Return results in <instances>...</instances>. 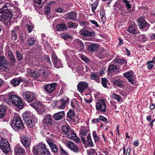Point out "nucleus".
Instances as JSON below:
<instances>
[{
    "instance_id": "nucleus-1",
    "label": "nucleus",
    "mask_w": 155,
    "mask_h": 155,
    "mask_svg": "<svg viewBox=\"0 0 155 155\" xmlns=\"http://www.w3.org/2000/svg\"><path fill=\"white\" fill-rule=\"evenodd\" d=\"M54 121L52 116L49 114H46L42 120V125L49 134L54 131Z\"/></svg>"
},
{
    "instance_id": "nucleus-2",
    "label": "nucleus",
    "mask_w": 155,
    "mask_h": 155,
    "mask_svg": "<svg viewBox=\"0 0 155 155\" xmlns=\"http://www.w3.org/2000/svg\"><path fill=\"white\" fill-rule=\"evenodd\" d=\"M32 151L33 155H50L51 153L48 149L47 148L46 145L43 143L34 146Z\"/></svg>"
},
{
    "instance_id": "nucleus-3",
    "label": "nucleus",
    "mask_w": 155,
    "mask_h": 155,
    "mask_svg": "<svg viewBox=\"0 0 155 155\" xmlns=\"http://www.w3.org/2000/svg\"><path fill=\"white\" fill-rule=\"evenodd\" d=\"M10 125L13 130L17 132L22 131L24 127L23 121L19 116L13 117Z\"/></svg>"
},
{
    "instance_id": "nucleus-4",
    "label": "nucleus",
    "mask_w": 155,
    "mask_h": 155,
    "mask_svg": "<svg viewBox=\"0 0 155 155\" xmlns=\"http://www.w3.org/2000/svg\"><path fill=\"white\" fill-rule=\"evenodd\" d=\"M22 116L24 122L28 127L33 128L35 127V122L33 119V115L30 112L25 111Z\"/></svg>"
},
{
    "instance_id": "nucleus-5",
    "label": "nucleus",
    "mask_w": 155,
    "mask_h": 155,
    "mask_svg": "<svg viewBox=\"0 0 155 155\" xmlns=\"http://www.w3.org/2000/svg\"><path fill=\"white\" fill-rule=\"evenodd\" d=\"M8 98L11 100L12 103L19 109L23 108L24 106L21 98L17 96L16 95L13 94L9 95Z\"/></svg>"
},
{
    "instance_id": "nucleus-6",
    "label": "nucleus",
    "mask_w": 155,
    "mask_h": 155,
    "mask_svg": "<svg viewBox=\"0 0 155 155\" xmlns=\"http://www.w3.org/2000/svg\"><path fill=\"white\" fill-rule=\"evenodd\" d=\"M137 21L138 27L141 31H146L149 29L150 25L146 21L144 17H140Z\"/></svg>"
},
{
    "instance_id": "nucleus-7",
    "label": "nucleus",
    "mask_w": 155,
    "mask_h": 155,
    "mask_svg": "<svg viewBox=\"0 0 155 155\" xmlns=\"http://www.w3.org/2000/svg\"><path fill=\"white\" fill-rule=\"evenodd\" d=\"M8 142L7 140L2 139L0 140V148L5 154L10 152L11 149Z\"/></svg>"
},
{
    "instance_id": "nucleus-8",
    "label": "nucleus",
    "mask_w": 155,
    "mask_h": 155,
    "mask_svg": "<svg viewBox=\"0 0 155 155\" xmlns=\"http://www.w3.org/2000/svg\"><path fill=\"white\" fill-rule=\"evenodd\" d=\"M3 15L4 21L7 25H9L12 21V17L13 15L12 11L8 12L7 11L1 10Z\"/></svg>"
},
{
    "instance_id": "nucleus-9",
    "label": "nucleus",
    "mask_w": 155,
    "mask_h": 155,
    "mask_svg": "<svg viewBox=\"0 0 155 155\" xmlns=\"http://www.w3.org/2000/svg\"><path fill=\"white\" fill-rule=\"evenodd\" d=\"M57 84L56 82L48 84L43 86L45 92L49 94L53 93L55 90L57 86Z\"/></svg>"
},
{
    "instance_id": "nucleus-10",
    "label": "nucleus",
    "mask_w": 155,
    "mask_h": 155,
    "mask_svg": "<svg viewBox=\"0 0 155 155\" xmlns=\"http://www.w3.org/2000/svg\"><path fill=\"white\" fill-rule=\"evenodd\" d=\"M87 140L84 137H81V141L87 147H92L94 146L91 137L90 133H88L87 137Z\"/></svg>"
},
{
    "instance_id": "nucleus-11",
    "label": "nucleus",
    "mask_w": 155,
    "mask_h": 155,
    "mask_svg": "<svg viewBox=\"0 0 155 155\" xmlns=\"http://www.w3.org/2000/svg\"><path fill=\"white\" fill-rule=\"evenodd\" d=\"M7 64V60L4 56H2L0 57V69L2 71L5 72L8 71L9 68Z\"/></svg>"
},
{
    "instance_id": "nucleus-12",
    "label": "nucleus",
    "mask_w": 155,
    "mask_h": 155,
    "mask_svg": "<svg viewBox=\"0 0 155 155\" xmlns=\"http://www.w3.org/2000/svg\"><path fill=\"white\" fill-rule=\"evenodd\" d=\"M96 108L97 110H100L101 112H106V104L103 99H100L98 100L96 103Z\"/></svg>"
},
{
    "instance_id": "nucleus-13",
    "label": "nucleus",
    "mask_w": 155,
    "mask_h": 155,
    "mask_svg": "<svg viewBox=\"0 0 155 155\" xmlns=\"http://www.w3.org/2000/svg\"><path fill=\"white\" fill-rule=\"evenodd\" d=\"M134 72L133 71L130 70L124 73L123 76L127 78L128 81L132 84H134L135 80L134 79Z\"/></svg>"
},
{
    "instance_id": "nucleus-14",
    "label": "nucleus",
    "mask_w": 155,
    "mask_h": 155,
    "mask_svg": "<svg viewBox=\"0 0 155 155\" xmlns=\"http://www.w3.org/2000/svg\"><path fill=\"white\" fill-rule=\"evenodd\" d=\"M127 31L131 34L136 35L140 33L139 31L138 30L137 25L134 22L132 21L129 25Z\"/></svg>"
},
{
    "instance_id": "nucleus-15",
    "label": "nucleus",
    "mask_w": 155,
    "mask_h": 155,
    "mask_svg": "<svg viewBox=\"0 0 155 155\" xmlns=\"http://www.w3.org/2000/svg\"><path fill=\"white\" fill-rule=\"evenodd\" d=\"M23 98L28 102H31L35 99L33 93L29 92H24L23 94Z\"/></svg>"
},
{
    "instance_id": "nucleus-16",
    "label": "nucleus",
    "mask_w": 155,
    "mask_h": 155,
    "mask_svg": "<svg viewBox=\"0 0 155 155\" xmlns=\"http://www.w3.org/2000/svg\"><path fill=\"white\" fill-rule=\"evenodd\" d=\"M31 75L34 79H36L40 76L43 77V76H44L45 77L47 75V74L42 70H40L39 72L38 73H37L35 71L33 70L31 71Z\"/></svg>"
},
{
    "instance_id": "nucleus-17",
    "label": "nucleus",
    "mask_w": 155,
    "mask_h": 155,
    "mask_svg": "<svg viewBox=\"0 0 155 155\" xmlns=\"http://www.w3.org/2000/svg\"><path fill=\"white\" fill-rule=\"evenodd\" d=\"M62 130L64 134L68 135V138L70 137V135L76 136L75 133L71 130V127L69 126L64 125L62 127Z\"/></svg>"
},
{
    "instance_id": "nucleus-18",
    "label": "nucleus",
    "mask_w": 155,
    "mask_h": 155,
    "mask_svg": "<svg viewBox=\"0 0 155 155\" xmlns=\"http://www.w3.org/2000/svg\"><path fill=\"white\" fill-rule=\"evenodd\" d=\"M88 85V84L86 81H80L77 85V89L79 92H83L87 89Z\"/></svg>"
},
{
    "instance_id": "nucleus-19",
    "label": "nucleus",
    "mask_w": 155,
    "mask_h": 155,
    "mask_svg": "<svg viewBox=\"0 0 155 155\" xmlns=\"http://www.w3.org/2000/svg\"><path fill=\"white\" fill-rule=\"evenodd\" d=\"M21 142L25 148H28L30 147L31 143V140L28 137L23 136L21 138Z\"/></svg>"
},
{
    "instance_id": "nucleus-20",
    "label": "nucleus",
    "mask_w": 155,
    "mask_h": 155,
    "mask_svg": "<svg viewBox=\"0 0 155 155\" xmlns=\"http://www.w3.org/2000/svg\"><path fill=\"white\" fill-rule=\"evenodd\" d=\"M80 34L83 37L89 36L90 37H94L95 35V32L93 31H91L85 30L84 29H82L80 31Z\"/></svg>"
},
{
    "instance_id": "nucleus-21",
    "label": "nucleus",
    "mask_w": 155,
    "mask_h": 155,
    "mask_svg": "<svg viewBox=\"0 0 155 155\" xmlns=\"http://www.w3.org/2000/svg\"><path fill=\"white\" fill-rule=\"evenodd\" d=\"M67 146L74 152L77 153L79 152V148L72 142L71 141H68L67 144Z\"/></svg>"
},
{
    "instance_id": "nucleus-22",
    "label": "nucleus",
    "mask_w": 155,
    "mask_h": 155,
    "mask_svg": "<svg viewBox=\"0 0 155 155\" xmlns=\"http://www.w3.org/2000/svg\"><path fill=\"white\" fill-rule=\"evenodd\" d=\"M65 116L64 112L62 111L54 114L53 115V117L56 120L58 121L64 118Z\"/></svg>"
},
{
    "instance_id": "nucleus-23",
    "label": "nucleus",
    "mask_w": 155,
    "mask_h": 155,
    "mask_svg": "<svg viewBox=\"0 0 155 155\" xmlns=\"http://www.w3.org/2000/svg\"><path fill=\"white\" fill-rule=\"evenodd\" d=\"M25 150L22 147L17 146L14 148L15 155H25Z\"/></svg>"
},
{
    "instance_id": "nucleus-24",
    "label": "nucleus",
    "mask_w": 155,
    "mask_h": 155,
    "mask_svg": "<svg viewBox=\"0 0 155 155\" xmlns=\"http://www.w3.org/2000/svg\"><path fill=\"white\" fill-rule=\"evenodd\" d=\"M67 119L75 122V114L74 110L70 109L68 112L66 116Z\"/></svg>"
},
{
    "instance_id": "nucleus-25",
    "label": "nucleus",
    "mask_w": 155,
    "mask_h": 155,
    "mask_svg": "<svg viewBox=\"0 0 155 155\" xmlns=\"http://www.w3.org/2000/svg\"><path fill=\"white\" fill-rule=\"evenodd\" d=\"M111 82L115 86L123 88L125 86L124 84V81L120 78L117 80H114L112 81Z\"/></svg>"
},
{
    "instance_id": "nucleus-26",
    "label": "nucleus",
    "mask_w": 155,
    "mask_h": 155,
    "mask_svg": "<svg viewBox=\"0 0 155 155\" xmlns=\"http://www.w3.org/2000/svg\"><path fill=\"white\" fill-rule=\"evenodd\" d=\"M10 81L11 84L14 87H15L19 85L21 82L24 81V80L21 77H19L18 79L14 78Z\"/></svg>"
},
{
    "instance_id": "nucleus-27",
    "label": "nucleus",
    "mask_w": 155,
    "mask_h": 155,
    "mask_svg": "<svg viewBox=\"0 0 155 155\" xmlns=\"http://www.w3.org/2000/svg\"><path fill=\"white\" fill-rule=\"evenodd\" d=\"M119 71V69L117 67L113 64H111L108 66V73L110 74L112 72L117 73Z\"/></svg>"
},
{
    "instance_id": "nucleus-28",
    "label": "nucleus",
    "mask_w": 155,
    "mask_h": 155,
    "mask_svg": "<svg viewBox=\"0 0 155 155\" xmlns=\"http://www.w3.org/2000/svg\"><path fill=\"white\" fill-rule=\"evenodd\" d=\"M13 8L14 7L12 6L11 4L9 3H6L0 9L1 10L6 11H7L8 12H10L12 11Z\"/></svg>"
},
{
    "instance_id": "nucleus-29",
    "label": "nucleus",
    "mask_w": 155,
    "mask_h": 155,
    "mask_svg": "<svg viewBox=\"0 0 155 155\" xmlns=\"http://www.w3.org/2000/svg\"><path fill=\"white\" fill-rule=\"evenodd\" d=\"M7 111V107L6 106L0 105V118L2 119L4 118L6 114Z\"/></svg>"
},
{
    "instance_id": "nucleus-30",
    "label": "nucleus",
    "mask_w": 155,
    "mask_h": 155,
    "mask_svg": "<svg viewBox=\"0 0 155 155\" xmlns=\"http://www.w3.org/2000/svg\"><path fill=\"white\" fill-rule=\"evenodd\" d=\"M56 30L58 31H63L67 30L66 25L63 23H61L56 26Z\"/></svg>"
},
{
    "instance_id": "nucleus-31",
    "label": "nucleus",
    "mask_w": 155,
    "mask_h": 155,
    "mask_svg": "<svg viewBox=\"0 0 155 155\" xmlns=\"http://www.w3.org/2000/svg\"><path fill=\"white\" fill-rule=\"evenodd\" d=\"M98 73L97 72H92L91 74V78L93 80H94L96 82L98 83L100 82L99 78L98 76Z\"/></svg>"
},
{
    "instance_id": "nucleus-32",
    "label": "nucleus",
    "mask_w": 155,
    "mask_h": 155,
    "mask_svg": "<svg viewBox=\"0 0 155 155\" xmlns=\"http://www.w3.org/2000/svg\"><path fill=\"white\" fill-rule=\"evenodd\" d=\"M98 47V46L96 44H91L88 47L87 50L88 51L93 52L97 50Z\"/></svg>"
},
{
    "instance_id": "nucleus-33",
    "label": "nucleus",
    "mask_w": 155,
    "mask_h": 155,
    "mask_svg": "<svg viewBox=\"0 0 155 155\" xmlns=\"http://www.w3.org/2000/svg\"><path fill=\"white\" fill-rule=\"evenodd\" d=\"M8 55L10 59V63L12 65L15 64L16 59L14 55L12 53V51H8Z\"/></svg>"
},
{
    "instance_id": "nucleus-34",
    "label": "nucleus",
    "mask_w": 155,
    "mask_h": 155,
    "mask_svg": "<svg viewBox=\"0 0 155 155\" xmlns=\"http://www.w3.org/2000/svg\"><path fill=\"white\" fill-rule=\"evenodd\" d=\"M76 44L78 46V48H80V50L81 51H84L85 46L84 43L81 40L78 39L76 41Z\"/></svg>"
},
{
    "instance_id": "nucleus-35",
    "label": "nucleus",
    "mask_w": 155,
    "mask_h": 155,
    "mask_svg": "<svg viewBox=\"0 0 155 155\" xmlns=\"http://www.w3.org/2000/svg\"><path fill=\"white\" fill-rule=\"evenodd\" d=\"M67 14L68 15V18L73 20H75L77 16V14L76 13V12L74 11H71L68 13Z\"/></svg>"
},
{
    "instance_id": "nucleus-36",
    "label": "nucleus",
    "mask_w": 155,
    "mask_h": 155,
    "mask_svg": "<svg viewBox=\"0 0 155 155\" xmlns=\"http://www.w3.org/2000/svg\"><path fill=\"white\" fill-rule=\"evenodd\" d=\"M114 60V61L120 65L124 64L126 65L127 64V61L124 58L123 59L116 58Z\"/></svg>"
},
{
    "instance_id": "nucleus-37",
    "label": "nucleus",
    "mask_w": 155,
    "mask_h": 155,
    "mask_svg": "<svg viewBox=\"0 0 155 155\" xmlns=\"http://www.w3.org/2000/svg\"><path fill=\"white\" fill-rule=\"evenodd\" d=\"M101 15V19L103 22H104L106 20V14L105 10L103 9L101 10L100 13Z\"/></svg>"
},
{
    "instance_id": "nucleus-38",
    "label": "nucleus",
    "mask_w": 155,
    "mask_h": 155,
    "mask_svg": "<svg viewBox=\"0 0 155 155\" xmlns=\"http://www.w3.org/2000/svg\"><path fill=\"white\" fill-rule=\"evenodd\" d=\"M15 55L16 59L18 61L21 60L23 58V54L21 53L18 51H16Z\"/></svg>"
},
{
    "instance_id": "nucleus-39",
    "label": "nucleus",
    "mask_w": 155,
    "mask_h": 155,
    "mask_svg": "<svg viewBox=\"0 0 155 155\" xmlns=\"http://www.w3.org/2000/svg\"><path fill=\"white\" fill-rule=\"evenodd\" d=\"M35 41V40L34 37H31L29 38L28 39L27 42L28 43V45L30 46H33L34 44Z\"/></svg>"
},
{
    "instance_id": "nucleus-40",
    "label": "nucleus",
    "mask_w": 155,
    "mask_h": 155,
    "mask_svg": "<svg viewBox=\"0 0 155 155\" xmlns=\"http://www.w3.org/2000/svg\"><path fill=\"white\" fill-rule=\"evenodd\" d=\"M99 3L98 0H96L92 5L91 6V9L92 12L94 13L95 11L96 10Z\"/></svg>"
},
{
    "instance_id": "nucleus-41",
    "label": "nucleus",
    "mask_w": 155,
    "mask_h": 155,
    "mask_svg": "<svg viewBox=\"0 0 155 155\" xmlns=\"http://www.w3.org/2000/svg\"><path fill=\"white\" fill-rule=\"evenodd\" d=\"M87 153L88 155H97L95 150L93 149L87 150Z\"/></svg>"
},
{
    "instance_id": "nucleus-42",
    "label": "nucleus",
    "mask_w": 155,
    "mask_h": 155,
    "mask_svg": "<svg viewBox=\"0 0 155 155\" xmlns=\"http://www.w3.org/2000/svg\"><path fill=\"white\" fill-rule=\"evenodd\" d=\"M101 79V84L102 86L104 88H107V83L108 82V80L105 78H102Z\"/></svg>"
},
{
    "instance_id": "nucleus-43",
    "label": "nucleus",
    "mask_w": 155,
    "mask_h": 155,
    "mask_svg": "<svg viewBox=\"0 0 155 155\" xmlns=\"http://www.w3.org/2000/svg\"><path fill=\"white\" fill-rule=\"evenodd\" d=\"M53 63L54 67L57 68H59L61 67L62 66L61 60L59 59L54 62Z\"/></svg>"
},
{
    "instance_id": "nucleus-44",
    "label": "nucleus",
    "mask_w": 155,
    "mask_h": 155,
    "mask_svg": "<svg viewBox=\"0 0 155 155\" xmlns=\"http://www.w3.org/2000/svg\"><path fill=\"white\" fill-rule=\"evenodd\" d=\"M11 33L12 40L14 41L16 40L17 38L16 31L15 30L12 31Z\"/></svg>"
},
{
    "instance_id": "nucleus-45",
    "label": "nucleus",
    "mask_w": 155,
    "mask_h": 155,
    "mask_svg": "<svg viewBox=\"0 0 155 155\" xmlns=\"http://www.w3.org/2000/svg\"><path fill=\"white\" fill-rule=\"evenodd\" d=\"M45 9V15H49L51 14V7H47L45 5L44 7Z\"/></svg>"
},
{
    "instance_id": "nucleus-46",
    "label": "nucleus",
    "mask_w": 155,
    "mask_h": 155,
    "mask_svg": "<svg viewBox=\"0 0 155 155\" xmlns=\"http://www.w3.org/2000/svg\"><path fill=\"white\" fill-rule=\"evenodd\" d=\"M34 2V5L36 7H42V6L39 7L37 5H41L42 4V0H33Z\"/></svg>"
},
{
    "instance_id": "nucleus-47",
    "label": "nucleus",
    "mask_w": 155,
    "mask_h": 155,
    "mask_svg": "<svg viewBox=\"0 0 155 155\" xmlns=\"http://www.w3.org/2000/svg\"><path fill=\"white\" fill-rule=\"evenodd\" d=\"M51 150L54 153H56L58 151V148L57 147L55 144L50 147Z\"/></svg>"
},
{
    "instance_id": "nucleus-48",
    "label": "nucleus",
    "mask_w": 155,
    "mask_h": 155,
    "mask_svg": "<svg viewBox=\"0 0 155 155\" xmlns=\"http://www.w3.org/2000/svg\"><path fill=\"white\" fill-rule=\"evenodd\" d=\"M111 97L113 99L117 100L118 102L120 101L122 98V97L120 96L115 94H113Z\"/></svg>"
},
{
    "instance_id": "nucleus-49",
    "label": "nucleus",
    "mask_w": 155,
    "mask_h": 155,
    "mask_svg": "<svg viewBox=\"0 0 155 155\" xmlns=\"http://www.w3.org/2000/svg\"><path fill=\"white\" fill-rule=\"evenodd\" d=\"M77 27L76 24L75 23L71 22H69L68 23V27L69 28H76Z\"/></svg>"
},
{
    "instance_id": "nucleus-50",
    "label": "nucleus",
    "mask_w": 155,
    "mask_h": 155,
    "mask_svg": "<svg viewBox=\"0 0 155 155\" xmlns=\"http://www.w3.org/2000/svg\"><path fill=\"white\" fill-rule=\"evenodd\" d=\"M60 105L58 106V104L57 105V107L59 109H64L65 107V104L63 102V101H61V100H60Z\"/></svg>"
},
{
    "instance_id": "nucleus-51",
    "label": "nucleus",
    "mask_w": 155,
    "mask_h": 155,
    "mask_svg": "<svg viewBox=\"0 0 155 155\" xmlns=\"http://www.w3.org/2000/svg\"><path fill=\"white\" fill-rule=\"evenodd\" d=\"M81 134V137H84V136H86L87 133V130L86 129H84L80 132Z\"/></svg>"
},
{
    "instance_id": "nucleus-52",
    "label": "nucleus",
    "mask_w": 155,
    "mask_h": 155,
    "mask_svg": "<svg viewBox=\"0 0 155 155\" xmlns=\"http://www.w3.org/2000/svg\"><path fill=\"white\" fill-rule=\"evenodd\" d=\"M44 58L45 61L49 64H51L49 57L48 55H45Z\"/></svg>"
},
{
    "instance_id": "nucleus-53",
    "label": "nucleus",
    "mask_w": 155,
    "mask_h": 155,
    "mask_svg": "<svg viewBox=\"0 0 155 155\" xmlns=\"http://www.w3.org/2000/svg\"><path fill=\"white\" fill-rule=\"evenodd\" d=\"M61 38L65 40H67L70 37L68 34L64 33H62L61 35Z\"/></svg>"
},
{
    "instance_id": "nucleus-54",
    "label": "nucleus",
    "mask_w": 155,
    "mask_h": 155,
    "mask_svg": "<svg viewBox=\"0 0 155 155\" xmlns=\"http://www.w3.org/2000/svg\"><path fill=\"white\" fill-rule=\"evenodd\" d=\"M26 29L28 31V33H30L31 32L33 29V28L32 26L31 25L27 24L26 25Z\"/></svg>"
},
{
    "instance_id": "nucleus-55",
    "label": "nucleus",
    "mask_w": 155,
    "mask_h": 155,
    "mask_svg": "<svg viewBox=\"0 0 155 155\" xmlns=\"http://www.w3.org/2000/svg\"><path fill=\"white\" fill-rule=\"evenodd\" d=\"M81 59L83 61H84L86 63H88L89 62L90 60L86 56L84 55H82L81 57Z\"/></svg>"
},
{
    "instance_id": "nucleus-56",
    "label": "nucleus",
    "mask_w": 155,
    "mask_h": 155,
    "mask_svg": "<svg viewBox=\"0 0 155 155\" xmlns=\"http://www.w3.org/2000/svg\"><path fill=\"white\" fill-rule=\"evenodd\" d=\"M99 117H100V120H101L103 122H104L106 124L108 123V121L107 119L104 116H102V115H100L99 116Z\"/></svg>"
},
{
    "instance_id": "nucleus-57",
    "label": "nucleus",
    "mask_w": 155,
    "mask_h": 155,
    "mask_svg": "<svg viewBox=\"0 0 155 155\" xmlns=\"http://www.w3.org/2000/svg\"><path fill=\"white\" fill-rule=\"evenodd\" d=\"M38 106L39 107L40 109H37V110L40 111L41 112L44 111L45 110V106L43 104H38Z\"/></svg>"
},
{
    "instance_id": "nucleus-58",
    "label": "nucleus",
    "mask_w": 155,
    "mask_h": 155,
    "mask_svg": "<svg viewBox=\"0 0 155 155\" xmlns=\"http://www.w3.org/2000/svg\"><path fill=\"white\" fill-rule=\"evenodd\" d=\"M138 37L141 38V41L143 42H144L147 41V38L144 35H138Z\"/></svg>"
},
{
    "instance_id": "nucleus-59",
    "label": "nucleus",
    "mask_w": 155,
    "mask_h": 155,
    "mask_svg": "<svg viewBox=\"0 0 155 155\" xmlns=\"http://www.w3.org/2000/svg\"><path fill=\"white\" fill-rule=\"evenodd\" d=\"M51 58L53 63L58 59L57 56L54 53L51 54Z\"/></svg>"
},
{
    "instance_id": "nucleus-60",
    "label": "nucleus",
    "mask_w": 155,
    "mask_h": 155,
    "mask_svg": "<svg viewBox=\"0 0 155 155\" xmlns=\"http://www.w3.org/2000/svg\"><path fill=\"white\" fill-rule=\"evenodd\" d=\"M124 3H125L126 6L128 9H130L131 8V5L129 2L127 0H123Z\"/></svg>"
},
{
    "instance_id": "nucleus-61",
    "label": "nucleus",
    "mask_w": 155,
    "mask_h": 155,
    "mask_svg": "<svg viewBox=\"0 0 155 155\" xmlns=\"http://www.w3.org/2000/svg\"><path fill=\"white\" fill-rule=\"evenodd\" d=\"M38 104H37L36 103H31V105L33 107L37 110V109H40L39 107L38 106Z\"/></svg>"
},
{
    "instance_id": "nucleus-62",
    "label": "nucleus",
    "mask_w": 155,
    "mask_h": 155,
    "mask_svg": "<svg viewBox=\"0 0 155 155\" xmlns=\"http://www.w3.org/2000/svg\"><path fill=\"white\" fill-rule=\"evenodd\" d=\"M76 71L77 73H81L82 72V68L81 66H78L76 68Z\"/></svg>"
},
{
    "instance_id": "nucleus-63",
    "label": "nucleus",
    "mask_w": 155,
    "mask_h": 155,
    "mask_svg": "<svg viewBox=\"0 0 155 155\" xmlns=\"http://www.w3.org/2000/svg\"><path fill=\"white\" fill-rule=\"evenodd\" d=\"M47 141L50 147H52L54 144V143L52 142V140L50 139L47 140Z\"/></svg>"
},
{
    "instance_id": "nucleus-64",
    "label": "nucleus",
    "mask_w": 155,
    "mask_h": 155,
    "mask_svg": "<svg viewBox=\"0 0 155 155\" xmlns=\"http://www.w3.org/2000/svg\"><path fill=\"white\" fill-rule=\"evenodd\" d=\"M90 21L92 24L94 25L96 27H99V25L96 21L90 20Z\"/></svg>"
}]
</instances>
